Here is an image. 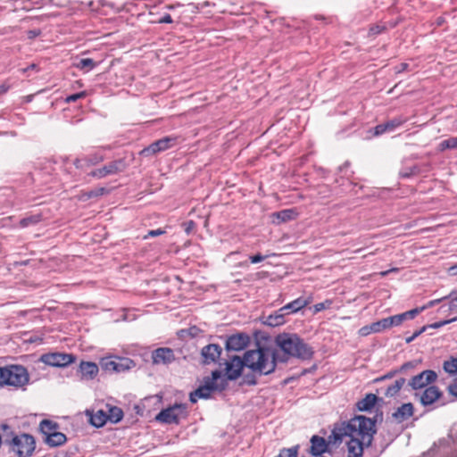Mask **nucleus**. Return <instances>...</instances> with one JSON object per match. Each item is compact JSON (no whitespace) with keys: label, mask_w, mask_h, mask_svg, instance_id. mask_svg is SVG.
Wrapping results in <instances>:
<instances>
[{"label":"nucleus","mask_w":457,"mask_h":457,"mask_svg":"<svg viewBox=\"0 0 457 457\" xmlns=\"http://www.w3.org/2000/svg\"><path fill=\"white\" fill-rule=\"evenodd\" d=\"M39 428L45 437H47L50 434L56 432L58 424L49 420H44L40 422Z\"/></svg>","instance_id":"27"},{"label":"nucleus","mask_w":457,"mask_h":457,"mask_svg":"<svg viewBox=\"0 0 457 457\" xmlns=\"http://www.w3.org/2000/svg\"><path fill=\"white\" fill-rule=\"evenodd\" d=\"M4 442L18 457H30L36 448L34 437L26 433L12 434L10 438L5 437Z\"/></svg>","instance_id":"6"},{"label":"nucleus","mask_w":457,"mask_h":457,"mask_svg":"<svg viewBox=\"0 0 457 457\" xmlns=\"http://www.w3.org/2000/svg\"><path fill=\"white\" fill-rule=\"evenodd\" d=\"M101 367L104 370L109 372H115V368H117L116 358H104L101 361Z\"/></svg>","instance_id":"34"},{"label":"nucleus","mask_w":457,"mask_h":457,"mask_svg":"<svg viewBox=\"0 0 457 457\" xmlns=\"http://www.w3.org/2000/svg\"><path fill=\"white\" fill-rule=\"evenodd\" d=\"M443 369L450 376L457 375V354L445 360L443 363Z\"/></svg>","instance_id":"28"},{"label":"nucleus","mask_w":457,"mask_h":457,"mask_svg":"<svg viewBox=\"0 0 457 457\" xmlns=\"http://www.w3.org/2000/svg\"><path fill=\"white\" fill-rule=\"evenodd\" d=\"M227 380L222 378L220 370L212 372V377L204 378V385L200 386L196 390L192 392L189 395L191 403H195L198 399H208L213 391H221L225 389Z\"/></svg>","instance_id":"5"},{"label":"nucleus","mask_w":457,"mask_h":457,"mask_svg":"<svg viewBox=\"0 0 457 457\" xmlns=\"http://www.w3.org/2000/svg\"><path fill=\"white\" fill-rule=\"evenodd\" d=\"M449 322H451V320H445V321H442V322H437V323H435V324L431 325V327L432 328H440L443 325L447 324Z\"/></svg>","instance_id":"56"},{"label":"nucleus","mask_w":457,"mask_h":457,"mask_svg":"<svg viewBox=\"0 0 457 457\" xmlns=\"http://www.w3.org/2000/svg\"><path fill=\"white\" fill-rule=\"evenodd\" d=\"M275 344L283 352L282 356L278 354V361L281 362H287L291 357L305 361L313 356L312 348L296 334H279L275 337Z\"/></svg>","instance_id":"2"},{"label":"nucleus","mask_w":457,"mask_h":457,"mask_svg":"<svg viewBox=\"0 0 457 457\" xmlns=\"http://www.w3.org/2000/svg\"><path fill=\"white\" fill-rule=\"evenodd\" d=\"M376 433L375 422L362 415L355 416L347 422L336 424L328 440L319 436L311 438V453L321 457L328 445H337L344 440L347 457H362L365 447L370 446Z\"/></svg>","instance_id":"1"},{"label":"nucleus","mask_w":457,"mask_h":457,"mask_svg":"<svg viewBox=\"0 0 457 457\" xmlns=\"http://www.w3.org/2000/svg\"><path fill=\"white\" fill-rule=\"evenodd\" d=\"M298 450V445H295L290 448H284L279 452L278 455L275 457H297Z\"/></svg>","instance_id":"35"},{"label":"nucleus","mask_w":457,"mask_h":457,"mask_svg":"<svg viewBox=\"0 0 457 457\" xmlns=\"http://www.w3.org/2000/svg\"><path fill=\"white\" fill-rule=\"evenodd\" d=\"M274 216L281 222H286L294 220L296 217V212L294 209H285L274 213Z\"/></svg>","instance_id":"29"},{"label":"nucleus","mask_w":457,"mask_h":457,"mask_svg":"<svg viewBox=\"0 0 457 457\" xmlns=\"http://www.w3.org/2000/svg\"><path fill=\"white\" fill-rule=\"evenodd\" d=\"M165 231L162 230V228H158V229H153V230H150L148 232V234L145 237V238H147L148 237H157V236H161L162 234H164Z\"/></svg>","instance_id":"44"},{"label":"nucleus","mask_w":457,"mask_h":457,"mask_svg":"<svg viewBox=\"0 0 457 457\" xmlns=\"http://www.w3.org/2000/svg\"><path fill=\"white\" fill-rule=\"evenodd\" d=\"M447 392L457 400V378H454L447 386Z\"/></svg>","instance_id":"38"},{"label":"nucleus","mask_w":457,"mask_h":457,"mask_svg":"<svg viewBox=\"0 0 457 457\" xmlns=\"http://www.w3.org/2000/svg\"><path fill=\"white\" fill-rule=\"evenodd\" d=\"M245 381L248 385H255L256 384V381L253 377L251 378H249V377H246Z\"/></svg>","instance_id":"59"},{"label":"nucleus","mask_w":457,"mask_h":457,"mask_svg":"<svg viewBox=\"0 0 457 457\" xmlns=\"http://www.w3.org/2000/svg\"><path fill=\"white\" fill-rule=\"evenodd\" d=\"M40 34H41V31L39 29L29 30L27 33L28 37L29 39H33V38L37 37V36H39Z\"/></svg>","instance_id":"49"},{"label":"nucleus","mask_w":457,"mask_h":457,"mask_svg":"<svg viewBox=\"0 0 457 457\" xmlns=\"http://www.w3.org/2000/svg\"><path fill=\"white\" fill-rule=\"evenodd\" d=\"M452 275H457V263L449 269Z\"/></svg>","instance_id":"60"},{"label":"nucleus","mask_w":457,"mask_h":457,"mask_svg":"<svg viewBox=\"0 0 457 457\" xmlns=\"http://www.w3.org/2000/svg\"><path fill=\"white\" fill-rule=\"evenodd\" d=\"M265 259V256L258 253V254H255V255H252L250 256V261L252 263H258V262H262L263 260Z\"/></svg>","instance_id":"45"},{"label":"nucleus","mask_w":457,"mask_h":457,"mask_svg":"<svg viewBox=\"0 0 457 457\" xmlns=\"http://www.w3.org/2000/svg\"><path fill=\"white\" fill-rule=\"evenodd\" d=\"M312 302V295H309L307 297L301 296L281 307L280 312H285L286 315L295 313L303 309L304 307H306Z\"/></svg>","instance_id":"16"},{"label":"nucleus","mask_w":457,"mask_h":457,"mask_svg":"<svg viewBox=\"0 0 457 457\" xmlns=\"http://www.w3.org/2000/svg\"><path fill=\"white\" fill-rule=\"evenodd\" d=\"M408 66L409 65L405 62L401 63L398 67H396V72H402L405 71L408 68Z\"/></svg>","instance_id":"54"},{"label":"nucleus","mask_w":457,"mask_h":457,"mask_svg":"<svg viewBox=\"0 0 457 457\" xmlns=\"http://www.w3.org/2000/svg\"><path fill=\"white\" fill-rule=\"evenodd\" d=\"M37 65L32 63L31 65H29V67H27L26 69H22L21 71L24 73L26 72L27 71L30 70V69H36Z\"/></svg>","instance_id":"63"},{"label":"nucleus","mask_w":457,"mask_h":457,"mask_svg":"<svg viewBox=\"0 0 457 457\" xmlns=\"http://www.w3.org/2000/svg\"><path fill=\"white\" fill-rule=\"evenodd\" d=\"M397 270H398V269H397V268H393V269H391V270H385V271L380 272V275H381L382 277H385V276L388 275L390 272H395V271H397Z\"/></svg>","instance_id":"55"},{"label":"nucleus","mask_w":457,"mask_h":457,"mask_svg":"<svg viewBox=\"0 0 457 457\" xmlns=\"http://www.w3.org/2000/svg\"><path fill=\"white\" fill-rule=\"evenodd\" d=\"M108 421L107 412L104 410H99L90 416V422L96 428H101Z\"/></svg>","instance_id":"24"},{"label":"nucleus","mask_w":457,"mask_h":457,"mask_svg":"<svg viewBox=\"0 0 457 457\" xmlns=\"http://www.w3.org/2000/svg\"><path fill=\"white\" fill-rule=\"evenodd\" d=\"M286 313L280 312V309L276 311L274 313L266 317L264 320V324L270 327H278L283 325L286 322L285 319Z\"/></svg>","instance_id":"22"},{"label":"nucleus","mask_w":457,"mask_h":457,"mask_svg":"<svg viewBox=\"0 0 457 457\" xmlns=\"http://www.w3.org/2000/svg\"><path fill=\"white\" fill-rule=\"evenodd\" d=\"M185 232L189 235L195 227V223L193 220H188L182 224Z\"/></svg>","instance_id":"43"},{"label":"nucleus","mask_w":457,"mask_h":457,"mask_svg":"<svg viewBox=\"0 0 457 457\" xmlns=\"http://www.w3.org/2000/svg\"><path fill=\"white\" fill-rule=\"evenodd\" d=\"M187 406L183 403H175L162 410L155 417V420L164 424H179L181 418L187 416Z\"/></svg>","instance_id":"7"},{"label":"nucleus","mask_w":457,"mask_h":457,"mask_svg":"<svg viewBox=\"0 0 457 457\" xmlns=\"http://www.w3.org/2000/svg\"><path fill=\"white\" fill-rule=\"evenodd\" d=\"M442 299L432 300L428 303V306L432 307L441 302Z\"/></svg>","instance_id":"61"},{"label":"nucleus","mask_w":457,"mask_h":457,"mask_svg":"<svg viewBox=\"0 0 457 457\" xmlns=\"http://www.w3.org/2000/svg\"><path fill=\"white\" fill-rule=\"evenodd\" d=\"M106 412L108 420L112 423H117L120 421L123 418V411L120 408L117 406H111L109 404L106 405Z\"/></svg>","instance_id":"26"},{"label":"nucleus","mask_w":457,"mask_h":457,"mask_svg":"<svg viewBox=\"0 0 457 457\" xmlns=\"http://www.w3.org/2000/svg\"><path fill=\"white\" fill-rule=\"evenodd\" d=\"M406 380L403 378L396 379L392 385L388 386L385 390V395L386 397L395 396L402 387L404 386Z\"/></svg>","instance_id":"25"},{"label":"nucleus","mask_w":457,"mask_h":457,"mask_svg":"<svg viewBox=\"0 0 457 457\" xmlns=\"http://www.w3.org/2000/svg\"><path fill=\"white\" fill-rule=\"evenodd\" d=\"M79 371L80 372L82 378L93 379L98 374L99 369L95 362L81 361Z\"/></svg>","instance_id":"20"},{"label":"nucleus","mask_w":457,"mask_h":457,"mask_svg":"<svg viewBox=\"0 0 457 457\" xmlns=\"http://www.w3.org/2000/svg\"><path fill=\"white\" fill-rule=\"evenodd\" d=\"M54 457H71V454L68 452H60Z\"/></svg>","instance_id":"57"},{"label":"nucleus","mask_w":457,"mask_h":457,"mask_svg":"<svg viewBox=\"0 0 457 457\" xmlns=\"http://www.w3.org/2000/svg\"><path fill=\"white\" fill-rule=\"evenodd\" d=\"M413 411L414 407L411 403H403L392 413V417L396 422L402 423L411 417Z\"/></svg>","instance_id":"19"},{"label":"nucleus","mask_w":457,"mask_h":457,"mask_svg":"<svg viewBox=\"0 0 457 457\" xmlns=\"http://www.w3.org/2000/svg\"><path fill=\"white\" fill-rule=\"evenodd\" d=\"M127 168V163L125 159L120 158L118 160H114L101 168L96 169L88 173V176L96 179H104L110 175H116L124 171Z\"/></svg>","instance_id":"8"},{"label":"nucleus","mask_w":457,"mask_h":457,"mask_svg":"<svg viewBox=\"0 0 457 457\" xmlns=\"http://www.w3.org/2000/svg\"><path fill=\"white\" fill-rule=\"evenodd\" d=\"M171 22H172V18L170 14L163 15L159 21V23H171Z\"/></svg>","instance_id":"50"},{"label":"nucleus","mask_w":457,"mask_h":457,"mask_svg":"<svg viewBox=\"0 0 457 457\" xmlns=\"http://www.w3.org/2000/svg\"><path fill=\"white\" fill-rule=\"evenodd\" d=\"M377 400L378 397L374 394H367L364 398L357 403V409L361 411H370L374 407Z\"/></svg>","instance_id":"21"},{"label":"nucleus","mask_w":457,"mask_h":457,"mask_svg":"<svg viewBox=\"0 0 457 457\" xmlns=\"http://www.w3.org/2000/svg\"><path fill=\"white\" fill-rule=\"evenodd\" d=\"M388 318H389V320H390L391 327L399 326L400 324H402V322L403 320H405L404 316L403 315V313L397 314V315H394V316H391V317H388Z\"/></svg>","instance_id":"39"},{"label":"nucleus","mask_w":457,"mask_h":457,"mask_svg":"<svg viewBox=\"0 0 457 457\" xmlns=\"http://www.w3.org/2000/svg\"><path fill=\"white\" fill-rule=\"evenodd\" d=\"M370 328H371V330H372V333H378V332L383 331V329H382V328H381V324L379 323V321L373 322V323L370 325Z\"/></svg>","instance_id":"46"},{"label":"nucleus","mask_w":457,"mask_h":457,"mask_svg":"<svg viewBox=\"0 0 457 457\" xmlns=\"http://www.w3.org/2000/svg\"><path fill=\"white\" fill-rule=\"evenodd\" d=\"M87 96V93L85 91H81L79 93H76V94H73V95H71L69 96L66 97L65 101L67 103H71V102H75L80 98H83Z\"/></svg>","instance_id":"40"},{"label":"nucleus","mask_w":457,"mask_h":457,"mask_svg":"<svg viewBox=\"0 0 457 457\" xmlns=\"http://www.w3.org/2000/svg\"><path fill=\"white\" fill-rule=\"evenodd\" d=\"M437 149L439 152H444L447 149H457V137L443 140L438 145Z\"/></svg>","instance_id":"33"},{"label":"nucleus","mask_w":457,"mask_h":457,"mask_svg":"<svg viewBox=\"0 0 457 457\" xmlns=\"http://www.w3.org/2000/svg\"><path fill=\"white\" fill-rule=\"evenodd\" d=\"M370 333H372V330L370 328V326H365V327H362L360 330H359V334L362 337H365V336H368L370 335Z\"/></svg>","instance_id":"48"},{"label":"nucleus","mask_w":457,"mask_h":457,"mask_svg":"<svg viewBox=\"0 0 457 457\" xmlns=\"http://www.w3.org/2000/svg\"><path fill=\"white\" fill-rule=\"evenodd\" d=\"M104 160V156L99 153H95L85 156L83 158H77L73 164L77 169H84L86 167L96 165L102 162Z\"/></svg>","instance_id":"18"},{"label":"nucleus","mask_w":457,"mask_h":457,"mask_svg":"<svg viewBox=\"0 0 457 457\" xmlns=\"http://www.w3.org/2000/svg\"><path fill=\"white\" fill-rule=\"evenodd\" d=\"M437 379V374L432 370H426L413 376L408 382L412 390L418 391L432 386Z\"/></svg>","instance_id":"9"},{"label":"nucleus","mask_w":457,"mask_h":457,"mask_svg":"<svg viewBox=\"0 0 457 457\" xmlns=\"http://www.w3.org/2000/svg\"><path fill=\"white\" fill-rule=\"evenodd\" d=\"M397 371H394V372H391V373H388L385 376H383L382 378H379V380H383V379H386V378H390L393 377L394 374H395Z\"/></svg>","instance_id":"62"},{"label":"nucleus","mask_w":457,"mask_h":457,"mask_svg":"<svg viewBox=\"0 0 457 457\" xmlns=\"http://www.w3.org/2000/svg\"><path fill=\"white\" fill-rule=\"evenodd\" d=\"M443 396V392L436 386H429L420 392L414 394L420 404L424 407L431 406Z\"/></svg>","instance_id":"10"},{"label":"nucleus","mask_w":457,"mask_h":457,"mask_svg":"<svg viewBox=\"0 0 457 457\" xmlns=\"http://www.w3.org/2000/svg\"><path fill=\"white\" fill-rule=\"evenodd\" d=\"M177 138L174 137H165L159 140L154 141L149 146L144 148L140 154L149 156L156 154L160 152L165 151L172 147L176 143Z\"/></svg>","instance_id":"12"},{"label":"nucleus","mask_w":457,"mask_h":457,"mask_svg":"<svg viewBox=\"0 0 457 457\" xmlns=\"http://www.w3.org/2000/svg\"><path fill=\"white\" fill-rule=\"evenodd\" d=\"M250 343V337L247 334L238 333L229 336L226 340L227 351L239 352L246 348Z\"/></svg>","instance_id":"14"},{"label":"nucleus","mask_w":457,"mask_h":457,"mask_svg":"<svg viewBox=\"0 0 457 457\" xmlns=\"http://www.w3.org/2000/svg\"><path fill=\"white\" fill-rule=\"evenodd\" d=\"M116 363L115 372H122L134 366L133 361L128 358H116Z\"/></svg>","instance_id":"31"},{"label":"nucleus","mask_w":457,"mask_h":457,"mask_svg":"<svg viewBox=\"0 0 457 457\" xmlns=\"http://www.w3.org/2000/svg\"><path fill=\"white\" fill-rule=\"evenodd\" d=\"M221 348L219 345L210 344L203 347L201 355L204 359V363L210 364L216 362L221 354Z\"/></svg>","instance_id":"17"},{"label":"nucleus","mask_w":457,"mask_h":457,"mask_svg":"<svg viewBox=\"0 0 457 457\" xmlns=\"http://www.w3.org/2000/svg\"><path fill=\"white\" fill-rule=\"evenodd\" d=\"M246 368L259 375L272 373L277 365L278 353L270 347H258L245 353Z\"/></svg>","instance_id":"3"},{"label":"nucleus","mask_w":457,"mask_h":457,"mask_svg":"<svg viewBox=\"0 0 457 457\" xmlns=\"http://www.w3.org/2000/svg\"><path fill=\"white\" fill-rule=\"evenodd\" d=\"M408 119L403 116L395 117L390 120H387L385 122L386 129L388 132L395 131L397 128L401 127L403 124H404Z\"/></svg>","instance_id":"30"},{"label":"nucleus","mask_w":457,"mask_h":457,"mask_svg":"<svg viewBox=\"0 0 457 457\" xmlns=\"http://www.w3.org/2000/svg\"><path fill=\"white\" fill-rule=\"evenodd\" d=\"M331 304H332L331 300H326L325 302L316 303L315 305H313V312L315 313L320 312L327 308H329Z\"/></svg>","instance_id":"37"},{"label":"nucleus","mask_w":457,"mask_h":457,"mask_svg":"<svg viewBox=\"0 0 457 457\" xmlns=\"http://www.w3.org/2000/svg\"><path fill=\"white\" fill-rule=\"evenodd\" d=\"M75 356L70 353H52L43 354L41 361L53 367H65L75 361Z\"/></svg>","instance_id":"11"},{"label":"nucleus","mask_w":457,"mask_h":457,"mask_svg":"<svg viewBox=\"0 0 457 457\" xmlns=\"http://www.w3.org/2000/svg\"><path fill=\"white\" fill-rule=\"evenodd\" d=\"M378 321L381 324V328H382L383 330H385L386 328H392L388 317L385 318V319H382V320H380Z\"/></svg>","instance_id":"47"},{"label":"nucleus","mask_w":457,"mask_h":457,"mask_svg":"<svg viewBox=\"0 0 457 457\" xmlns=\"http://www.w3.org/2000/svg\"><path fill=\"white\" fill-rule=\"evenodd\" d=\"M425 330H426V327H422L420 329H419V330L415 331V332L413 333V335H412V336L414 337V338H416V337H419L421 333H423Z\"/></svg>","instance_id":"58"},{"label":"nucleus","mask_w":457,"mask_h":457,"mask_svg":"<svg viewBox=\"0 0 457 457\" xmlns=\"http://www.w3.org/2000/svg\"><path fill=\"white\" fill-rule=\"evenodd\" d=\"M416 170V168L414 167V168L410 169V170L401 171V172H400V175H401L402 177H403V178H408V177H410L411 174H413V173H414V170Z\"/></svg>","instance_id":"51"},{"label":"nucleus","mask_w":457,"mask_h":457,"mask_svg":"<svg viewBox=\"0 0 457 457\" xmlns=\"http://www.w3.org/2000/svg\"><path fill=\"white\" fill-rule=\"evenodd\" d=\"M29 374L21 365L0 367V387L23 388L29 384Z\"/></svg>","instance_id":"4"},{"label":"nucleus","mask_w":457,"mask_h":457,"mask_svg":"<svg viewBox=\"0 0 457 457\" xmlns=\"http://www.w3.org/2000/svg\"><path fill=\"white\" fill-rule=\"evenodd\" d=\"M7 91V87L4 86H0V95L5 93Z\"/></svg>","instance_id":"64"},{"label":"nucleus","mask_w":457,"mask_h":457,"mask_svg":"<svg viewBox=\"0 0 457 457\" xmlns=\"http://www.w3.org/2000/svg\"><path fill=\"white\" fill-rule=\"evenodd\" d=\"M414 367V364L412 362H406V363H403L401 368H400V371H403V370H406L407 369H411V368H413Z\"/></svg>","instance_id":"53"},{"label":"nucleus","mask_w":457,"mask_h":457,"mask_svg":"<svg viewBox=\"0 0 457 457\" xmlns=\"http://www.w3.org/2000/svg\"><path fill=\"white\" fill-rule=\"evenodd\" d=\"M41 220L42 216L40 214L30 215L21 219L19 225L21 228H27L29 226L37 224Z\"/></svg>","instance_id":"32"},{"label":"nucleus","mask_w":457,"mask_h":457,"mask_svg":"<svg viewBox=\"0 0 457 457\" xmlns=\"http://www.w3.org/2000/svg\"><path fill=\"white\" fill-rule=\"evenodd\" d=\"M426 307H422L420 310V309H412L411 311H408V312H405L403 313V315L404 316V319L407 320V319H413L418 313H420V311L424 310Z\"/></svg>","instance_id":"42"},{"label":"nucleus","mask_w":457,"mask_h":457,"mask_svg":"<svg viewBox=\"0 0 457 457\" xmlns=\"http://www.w3.org/2000/svg\"><path fill=\"white\" fill-rule=\"evenodd\" d=\"M226 377L228 380H236L242 373L244 367H246L245 357L233 356L225 362Z\"/></svg>","instance_id":"13"},{"label":"nucleus","mask_w":457,"mask_h":457,"mask_svg":"<svg viewBox=\"0 0 457 457\" xmlns=\"http://www.w3.org/2000/svg\"><path fill=\"white\" fill-rule=\"evenodd\" d=\"M67 440L66 436L62 432L50 434L49 436L44 438V442L50 447H56L63 445Z\"/></svg>","instance_id":"23"},{"label":"nucleus","mask_w":457,"mask_h":457,"mask_svg":"<svg viewBox=\"0 0 457 457\" xmlns=\"http://www.w3.org/2000/svg\"><path fill=\"white\" fill-rule=\"evenodd\" d=\"M154 364H170L175 360L174 352L168 347H161L152 353Z\"/></svg>","instance_id":"15"},{"label":"nucleus","mask_w":457,"mask_h":457,"mask_svg":"<svg viewBox=\"0 0 457 457\" xmlns=\"http://www.w3.org/2000/svg\"><path fill=\"white\" fill-rule=\"evenodd\" d=\"M449 310L456 311L457 310V296L453 298L450 302Z\"/></svg>","instance_id":"52"},{"label":"nucleus","mask_w":457,"mask_h":457,"mask_svg":"<svg viewBox=\"0 0 457 457\" xmlns=\"http://www.w3.org/2000/svg\"><path fill=\"white\" fill-rule=\"evenodd\" d=\"M386 132H388L387 129H386V126L385 123H382V124H378L377 125L375 128H374V133L373 135L378 137V136H380Z\"/></svg>","instance_id":"41"},{"label":"nucleus","mask_w":457,"mask_h":457,"mask_svg":"<svg viewBox=\"0 0 457 457\" xmlns=\"http://www.w3.org/2000/svg\"><path fill=\"white\" fill-rule=\"evenodd\" d=\"M76 67L80 70L87 69L90 71L96 67V62L91 58H83L79 60V62L76 64Z\"/></svg>","instance_id":"36"}]
</instances>
